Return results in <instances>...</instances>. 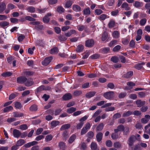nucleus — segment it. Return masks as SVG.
<instances>
[{
    "mask_svg": "<svg viewBox=\"0 0 150 150\" xmlns=\"http://www.w3.org/2000/svg\"><path fill=\"white\" fill-rule=\"evenodd\" d=\"M114 95L115 92L114 91H109L104 93L103 96L106 99L110 100L114 98Z\"/></svg>",
    "mask_w": 150,
    "mask_h": 150,
    "instance_id": "obj_1",
    "label": "nucleus"
},
{
    "mask_svg": "<svg viewBox=\"0 0 150 150\" xmlns=\"http://www.w3.org/2000/svg\"><path fill=\"white\" fill-rule=\"evenodd\" d=\"M136 139V137L134 135L131 136L128 140V144L129 147L131 148L133 145Z\"/></svg>",
    "mask_w": 150,
    "mask_h": 150,
    "instance_id": "obj_2",
    "label": "nucleus"
},
{
    "mask_svg": "<svg viewBox=\"0 0 150 150\" xmlns=\"http://www.w3.org/2000/svg\"><path fill=\"white\" fill-rule=\"evenodd\" d=\"M27 78L25 76H20L17 78V82L19 84H22L26 81Z\"/></svg>",
    "mask_w": 150,
    "mask_h": 150,
    "instance_id": "obj_3",
    "label": "nucleus"
},
{
    "mask_svg": "<svg viewBox=\"0 0 150 150\" xmlns=\"http://www.w3.org/2000/svg\"><path fill=\"white\" fill-rule=\"evenodd\" d=\"M94 44V41L92 39H89L86 41L85 45L87 47L93 46Z\"/></svg>",
    "mask_w": 150,
    "mask_h": 150,
    "instance_id": "obj_4",
    "label": "nucleus"
},
{
    "mask_svg": "<svg viewBox=\"0 0 150 150\" xmlns=\"http://www.w3.org/2000/svg\"><path fill=\"white\" fill-rule=\"evenodd\" d=\"M15 7V6L13 4H8L7 5V8L5 11V13L8 14L11 10L14 9Z\"/></svg>",
    "mask_w": 150,
    "mask_h": 150,
    "instance_id": "obj_5",
    "label": "nucleus"
},
{
    "mask_svg": "<svg viewBox=\"0 0 150 150\" xmlns=\"http://www.w3.org/2000/svg\"><path fill=\"white\" fill-rule=\"evenodd\" d=\"M52 58L51 57L46 58L45 60L42 62V64L43 65L47 66L50 62Z\"/></svg>",
    "mask_w": 150,
    "mask_h": 150,
    "instance_id": "obj_6",
    "label": "nucleus"
},
{
    "mask_svg": "<svg viewBox=\"0 0 150 150\" xmlns=\"http://www.w3.org/2000/svg\"><path fill=\"white\" fill-rule=\"evenodd\" d=\"M150 120V115H146L144 118H143L141 119V122L143 124L146 123Z\"/></svg>",
    "mask_w": 150,
    "mask_h": 150,
    "instance_id": "obj_7",
    "label": "nucleus"
},
{
    "mask_svg": "<svg viewBox=\"0 0 150 150\" xmlns=\"http://www.w3.org/2000/svg\"><path fill=\"white\" fill-rule=\"evenodd\" d=\"M34 82L33 79L31 78L27 79V80L25 83V85L27 87H29L33 85Z\"/></svg>",
    "mask_w": 150,
    "mask_h": 150,
    "instance_id": "obj_8",
    "label": "nucleus"
},
{
    "mask_svg": "<svg viewBox=\"0 0 150 150\" xmlns=\"http://www.w3.org/2000/svg\"><path fill=\"white\" fill-rule=\"evenodd\" d=\"M38 144V142H37L35 141H33L32 142H30L25 144L24 145V146L26 148H28L30 147L31 146L36 145Z\"/></svg>",
    "mask_w": 150,
    "mask_h": 150,
    "instance_id": "obj_9",
    "label": "nucleus"
},
{
    "mask_svg": "<svg viewBox=\"0 0 150 150\" xmlns=\"http://www.w3.org/2000/svg\"><path fill=\"white\" fill-rule=\"evenodd\" d=\"M13 134L14 137L18 138L20 136L21 132L19 130L15 129L13 130Z\"/></svg>",
    "mask_w": 150,
    "mask_h": 150,
    "instance_id": "obj_10",
    "label": "nucleus"
},
{
    "mask_svg": "<svg viewBox=\"0 0 150 150\" xmlns=\"http://www.w3.org/2000/svg\"><path fill=\"white\" fill-rule=\"evenodd\" d=\"M6 4L4 2L0 3V13H1L5 10Z\"/></svg>",
    "mask_w": 150,
    "mask_h": 150,
    "instance_id": "obj_11",
    "label": "nucleus"
},
{
    "mask_svg": "<svg viewBox=\"0 0 150 150\" xmlns=\"http://www.w3.org/2000/svg\"><path fill=\"white\" fill-rule=\"evenodd\" d=\"M72 96L70 93H67L64 94L62 97L63 99L65 100H67L71 99Z\"/></svg>",
    "mask_w": 150,
    "mask_h": 150,
    "instance_id": "obj_12",
    "label": "nucleus"
},
{
    "mask_svg": "<svg viewBox=\"0 0 150 150\" xmlns=\"http://www.w3.org/2000/svg\"><path fill=\"white\" fill-rule=\"evenodd\" d=\"M133 72L132 71H130L124 74L123 76L125 78L129 79L133 75Z\"/></svg>",
    "mask_w": 150,
    "mask_h": 150,
    "instance_id": "obj_13",
    "label": "nucleus"
},
{
    "mask_svg": "<svg viewBox=\"0 0 150 150\" xmlns=\"http://www.w3.org/2000/svg\"><path fill=\"white\" fill-rule=\"evenodd\" d=\"M73 1L71 0H65V7L67 8H69L71 6Z\"/></svg>",
    "mask_w": 150,
    "mask_h": 150,
    "instance_id": "obj_14",
    "label": "nucleus"
},
{
    "mask_svg": "<svg viewBox=\"0 0 150 150\" xmlns=\"http://www.w3.org/2000/svg\"><path fill=\"white\" fill-rule=\"evenodd\" d=\"M73 10L76 12H80L81 11V7L79 5H74L72 6Z\"/></svg>",
    "mask_w": 150,
    "mask_h": 150,
    "instance_id": "obj_15",
    "label": "nucleus"
},
{
    "mask_svg": "<svg viewBox=\"0 0 150 150\" xmlns=\"http://www.w3.org/2000/svg\"><path fill=\"white\" fill-rule=\"evenodd\" d=\"M121 7L124 8L126 11H128L130 9V8L128 4L126 2H124L122 4Z\"/></svg>",
    "mask_w": 150,
    "mask_h": 150,
    "instance_id": "obj_16",
    "label": "nucleus"
},
{
    "mask_svg": "<svg viewBox=\"0 0 150 150\" xmlns=\"http://www.w3.org/2000/svg\"><path fill=\"white\" fill-rule=\"evenodd\" d=\"M103 134L101 132L98 133L96 135V139L98 142H100L102 138Z\"/></svg>",
    "mask_w": 150,
    "mask_h": 150,
    "instance_id": "obj_17",
    "label": "nucleus"
},
{
    "mask_svg": "<svg viewBox=\"0 0 150 150\" xmlns=\"http://www.w3.org/2000/svg\"><path fill=\"white\" fill-rule=\"evenodd\" d=\"M95 91H92L87 93L86 94V97L87 98H90L94 96L96 94Z\"/></svg>",
    "mask_w": 150,
    "mask_h": 150,
    "instance_id": "obj_18",
    "label": "nucleus"
},
{
    "mask_svg": "<svg viewBox=\"0 0 150 150\" xmlns=\"http://www.w3.org/2000/svg\"><path fill=\"white\" fill-rule=\"evenodd\" d=\"M38 109V106L34 104L32 105L29 108V110L31 112H35Z\"/></svg>",
    "mask_w": 150,
    "mask_h": 150,
    "instance_id": "obj_19",
    "label": "nucleus"
},
{
    "mask_svg": "<svg viewBox=\"0 0 150 150\" xmlns=\"http://www.w3.org/2000/svg\"><path fill=\"white\" fill-rule=\"evenodd\" d=\"M136 104L137 105L138 107H140L144 105L145 104V101H142L141 100H139L136 101Z\"/></svg>",
    "mask_w": 150,
    "mask_h": 150,
    "instance_id": "obj_20",
    "label": "nucleus"
},
{
    "mask_svg": "<svg viewBox=\"0 0 150 150\" xmlns=\"http://www.w3.org/2000/svg\"><path fill=\"white\" fill-rule=\"evenodd\" d=\"M13 108L12 106H9L7 107L4 108L2 111L4 112H6L10 111L13 109Z\"/></svg>",
    "mask_w": 150,
    "mask_h": 150,
    "instance_id": "obj_21",
    "label": "nucleus"
},
{
    "mask_svg": "<svg viewBox=\"0 0 150 150\" xmlns=\"http://www.w3.org/2000/svg\"><path fill=\"white\" fill-rule=\"evenodd\" d=\"M71 125L69 124H67L62 125L60 128L61 130H64L65 129L69 128L70 127Z\"/></svg>",
    "mask_w": 150,
    "mask_h": 150,
    "instance_id": "obj_22",
    "label": "nucleus"
},
{
    "mask_svg": "<svg viewBox=\"0 0 150 150\" xmlns=\"http://www.w3.org/2000/svg\"><path fill=\"white\" fill-rule=\"evenodd\" d=\"M91 149L92 150H99V149L97 148V145L96 143L95 142H92L91 144Z\"/></svg>",
    "mask_w": 150,
    "mask_h": 150,
    "instance_id": "obj_23",
    "label": "nucleus"
},
{
    "mask_svg": "<svg viewBox=\"0 0 150 150\" xmlns=\"http://www.w3.org/2000/svg\"><path fill=\"white\" fill-rule=\"evenodd\" d=\"M13 116L16 117H22L23 114L22 113H20L18 112H13Z\"/></svg>",
    "mask_w": 150,
    "mask_h": 150,
    "instance_id": "obj_24",
    "label": "nucleus"
},
{
    "mask_svg": "<svg viewBox=\"0 0 150 150\" xmlns=\"http://www.w3.org/2000/svg\"><path fill=\"white\" fill-rule=\"evenodd\" d=\"M25 143V141L23 139H20L18 140L16 142V144L18 146H20Z\"/></svg>",
    "mask_w": 150,
    "mask_h": 150,
    "instance_id": "obj_25",
    "label": "nucleus"
},
{
    "mask_svg": "<svg viewBox=\"0 0 150 150\" xmlns=\"http://www.w3.org/2000/svg\"><path fill=\"white\" fill-rule=\"evenodd\" d=\"M83 49V46L81 45H78L76 49V51L77 52H82Z\"/></svg>",
    "mask_w": 150,
    "mask_h": 150,
    "instance_id": "obj_26",
    "label": "nucleus"
},
{
    "mask_svg": "<svg viewBox=\"0 0 150 150\" xmlns=\"http://www.w3.org/2000/svg\"><path fill=\"white\" fill-rule=\"evenodd\" d=\"M123 134L125 135H127L129 132V128L127 126H126L124 127V129L123 131Z\"/></svg>",
    "mask_w": 150,
    "mask_h": 150,
    "instance_id": "obj_27",
    "label": "nucleus"
},
{
    "mask_svg": "<svg viewBox=\"0 0 150 150\" xmlns=\"http://www.w3.org/2000/svg\"><path fill=\"white\" fill-rule=\"evenodd\" d=\"M83 12V14L85 15H89L91 13V11L89 7L84 9Z\"/></svg>",
    "mask_w": 150,
    "mask_h": 150,
    "instance_id": "obj_28",
    "label": "nucleus"
},
{
    "mask_svg": "<svg viewBox=\"0 0 150 150\" xmlns=\"http://www.w3.org/2000/svg\"><path fill=\"white\" fill-rule=\"evenodd\" d=\"M79 146L80 147V149L82 150H85L87 148L86 144L83 142H81L79 145Z\"/></svg>",
    "mask_w": 150,
    "mask_h": 150,
    "instance_id": "obj_29",
    "label": "nucleus"
},
{
    "mask_svg": "<svg viewBox=\"0 0 150 150\" xmlns=\"http://www.w3.org/2000/svg\"><path fill=\"white\" fill-rule=\"evenodd\" d=\"M120 32L117 31H114L112 34L113 37L115 39L118 38L120 37Z\"/></svg>",
    "mask_w": 150,
    "mask_h": 150,
    "instance_id": "obj_30",
    "label": "nucleus"
},
{
    "mask_svg": "<svg viewBox=\"0 0 150 150\" xmlns=\"http://www.w3.org/2000/svg\"><path fill=\"white\" fill-rule=\"evenodd\" d=\"M136 8H139L142 6L143 5L142 3L139 1H136L133 4Z\"/></svg>",
    "mask_w": 150,
    "mask_h": 150,
    "instance_id": "obj_31",
    "label": "nucleus"
},
{
    "mask_svg": "<svg viewBox=\"0 0 150 150\" xmlns=\"http://www.w3.org/2000/svg\"><path fill=\"white\" fill-rule=\"evenodd\" d=\"M59 51L58 48L57 47H55L51 49L50 52L51 54H55L57 53Z\"/></svg>",
    "mask_w": 150,
    "mask_h": 150,
    "instance_id": "obj_32",
    "label": "nucleus"
},
{
    "mask_svg": "<svg viewBox=\"0 0 150 150\" xmlns=\"http://www.w3.org/2000/svg\"><path fill=\"white\" fill-rule=\"evenodd\" d=\"M12 73L10 72H6L2 73L1 76L4 77H8L11 76Z\"/></svg>",
    "mask_w": 150,
    "mask_h": 150,
    "instance_id": "obj_33",
    "label": "nucleus"
},
{
    "mask_svg": "<svg viewBox=\"0 0 150 150\" xmlns=\"http://www.w3.org/2000/svg\"><path fill=\"white\" fill-rule=\"evenodd\" d=\"M144 63L142 62L140 64H139L136 65L134 67L137 69L139 70L141 69L142 68H143V67L142 65H144Z\"/></svg>",
    "mask_w": 150,
    "mask_h": 150,
    "instance_id": "obj_34",
    "label": "nucleus"
},
{
    "mask_svg": "<svg viewBox=\"0 0 150 150\" xmlns=\"http://www.w3.org/2000/svg\"><path fill=\"white\" fill-rule=\"evenodd\" d=\"M108 37V33L106 32H104L103 33L101 37L102 40L103 41H104Z\"/></svg>",
    "mask_w": 150,
    "mask_h": 150,
    "instance_id": "obj_35",
    "label": "nucleus"
},
{
    "mask_svg": "<svg viewBox=\"0 0 150 150\" xmlns=\"http://www.w3.org/2000/svg\"><path fill=\"white\" fill-rule=\"evenodd\" d=\"M104 124L103 123H101L98 125L96 128V131H100L103 128Z\"/></svg>",
    "mask_w": 150,
    "mask_h": 150,
    "instance_id": "obj_36",
    "label": "nucleus"
},
{
    "mask_svg": "<svg viewBox=\"0 0 150 150\" xmlns=\"http://www.w3.org/2000/svg\"><path fill=\"white\" fill-rule=\"evenodd\" d=\"M115 22L114 21L111 20L108 24V26L110 28H112L115 25Z\"/></svg>",
    "mask_w": 150,
    "mask_h": 150,
    "instance_id": "obj_37",
    "label": "nucleus"
},
{
    "mask_svg": "<svg viewBox=\"0 0 150 150\" xmlns=\"http://www.w3.org/2000/svg\"><path fill=\"white\" fill-rule=\"evenodd\" d=\"M26 10L29 12L31 13L34 12L35 11V8L33 6H30L26 8Z\"/></svg>",
    "mask_w": 150,
    "mask_h": 150,
    "instance_id": "obj_38",
    "label": "nucleus"
},
{
    "mask_svg": "<svg viewBox=\"0 0 150 150\" xmlns=\"http://www.w3.org/2000/svg\"><path fill=\"white\" fill-rule=\"evenodd\" d=\"M9 24V22L6 21H4L0 22V26L2 28L7 26Z\"/></svg>",
    "mask_w": 150,
    "mask_h": 150,
    "instance_id": "obj_39",
    "label": "nucleus"
},
{
    "mask_svg": "<svg viewBox=\"0 0 150 150\" xmlns=\"http://www.w3.org/2000/svg\"><path fill=\"white\" fill-rule=\"evenodd\" d=\"M44 26L43 25L39 24L35 25V26L34 29L38 30H42Z\"/></svg>",
    "mask_w": 150,
    "mask_h": 150,
    "instance_id": "obj_40",
    "label": "nucleus"
},
{
    "mask_svg": "<svg viewBox=\"0 0 150 150\" xmlns=\"http://www.w3.org/2000/svg\"><path fill=\"white\" fill-rule=\"evenodd\" d=\"M132 114V112L130 111H128L127 112H124L122 115L123 117H126L129 116Z\"/></svg>",
    "mask_w": 150,
    "mask_h": 150,
    "instance_id": "obj_41",
    "label": "nucleus"
},
{
    "mask_svg": "<svg viewBox=\"0 0 150 150\" xmlns=\"http://www.w3.org/2000/svg\"><path fill=\"white\" fill-rule=\"evenodd\" d=\"M114 147L116 148H120L121 147V144L119 142H116L113 144Z\"/></svg>",
    "mask_w": 150,
    "mask_h": 150,
    "instance_id": "obj_42",
    "label": "nucleus"
},
{
    "mask_svg": "<svg viewBox=\"0 0 150 150\" xmlns=\"http://www.w3.org/2000/svg\"><path fill=\"white\" fill-rule=\"evenodd\" d=\"M59 123V122L57 121H53L51 122V125L53 127H54L58 125Z\"/></svg>",
    "mask_w": 150,
    "mask_h": 150,
    "instance_id": "obj_43",
    "label": "nucleus"
},
{
    "mask_svg": "<svg viewBox=\"0 0 150 150\" xmlns=\"http://www.w3.org/2000/svg\"><path fill=\"white\" fill-rule=\"evenodd\" d=\"M107 16L105 14H102L98 17V18L100 20H104L107 18Z\"/></svg>",
    "mask_w": 150,
    "mask_h": 150,
    "instance_id": "obj_44",
    "label": "nucleus"
},
{
    "mask_svg": "<svg viewBox=\"0 0 150 150\" xmlns=\"http://www.w3.org/2000/svg\"><path fill=\"white\" fill-rule=\"evenodd\" d=\"M121 117V114L120 113L117 112L114 115L112 116V118L113 119H116L120 118Z\"/></svg>",
    "mask_w": 150,
    "mask_h": 150,
    "instance_id": "obj_45",
    "label": "nucleus"
},
{
    "mask_svg": "<svg viewBox=\"0 0 150 150\" xmlns=\"http://www.w3.org/2000/svg\"><path fill=\"white\" fill-rule=\"evenodd\" d=\"M76 110V108L74 107H71L68 109L67 110V112L68 113H71L73 112H74Z\"/></svg>",
    "mask_w": 150,
    "mask_h": 150,
    "instance_id": "obj_46",
    "label": "nucleus"
},
{
    "mask_svg": "<svg viewBox=\"0 0 150 150\" xmlns=\"http://www.w3.org/2000/svg\"><path fill=\"white\" fill-rule=\"evenodd\" d=\"M53 138L52 135L51 134L47 135L45 138V140L46 142H48L51 141Z\"/></svg>",
    "mask_w": 150,
    "mask_h": 150,
    "instance_id": "obj_47",
    "label": "nucleus"
},
{
    "mask_svg": "<svg viewBox=\"0 0 150 150\" xmlns=\"http://www.w3.org/2000/svg\"><path fill=\"white\" fill-rule=\"evenodd\" d=\"M14 105L15 107L16 108L18 109L21 108L22 107L21 104L18 102H16L15 103Z\"/></svg>",
    "mask_w": 150,
    "mask_h": 150,
    "instance_id": "obj_48",
    "label": "nucleus"
},
{
    "mask_svg": "<svg viewBox=\"0 0 150 150\" xmlns=\"http://www.w3.org/2000/svg\"><path fill=\"white\" fill-rule=\"evenodd\" d=\"M121 47L120 45H117L113 48L112 51L114 52H117L121 49Z\"/></svg>",
    "mask_w": 150,
    "mask_h": 150,
    "instance_id": "obj_49",
    "label": "nucleus"
},
{
    "mask_svg": "<svg viewBox=\"0 0 150 150\" xmlns=\"http://www.w3.org/2000/svg\"><path fill=\"white\" fill-rule=\"evenodd\" d=\"M111 60L114 63H116L118 62V58L116 56H113L111 57Z\"/></svg>",
    "mask_w": 150,
    "mask_h": 150,
    "instance_id": "obj_50",
    "label": "nucleus"
},
{
    "mask_svg": "<svg viewBox=\"0 0 150 150\" xmlns=\"http://www.w3.org/2000/svg\"><path fill=\"white\" fill-rule=\"evenodd\" d=\"M44 90V86L42 85L38 88L36 89V91L37 93H39Z\"/></svg>",
    "mask_w": 150,
    "mask_h": 150,
    "instance_id": "obj_51",
    "label": "nucleus"
},
{
    "mask_svg": "<svg viewBox=\"0 0 150 150\" xmlns=\"http://www.w3.org/2000/svg\"><path fill=\"white\" fill-rule=\"evenodd\" d=\"M76 138V136L75 135H73L71 136L69 138V143H72L75 140Z\"/></svg>",
    "mask_w": 150,
    "mask_h": 150,
    "instance_id": "obj_52",
    "label": "nucleus"
},
{
    "mask_svg": "<svg viewBox=\"0 0 150 150\" xmlns=\"http://www.w3.org/2000/svg\"><path fill=\"white\" fill-rule=\"evenodd\" d=\"M127 95L126 92H122L120 93L118 96V97L120 98H123L125 97Z\"/></svg>",
    "mask_w": 150,
    "mask_h": 150,
    "instance_id": "obj_53",
    "label": "nucleus"
},
{
    "mask_svg": "<svg viewBox=\"0 0 150 150\" xmlns=\"http://www.w3.org/2000/svg\"><path fill=\"white\" fill-rule=\"evenodd\" d=\"M50 18L47 16H45L42 19L43 21L45 23H48L50 21Z\"/></svg>",
    "mask_w": 150,
    "mask_h": 150,
    "instance_id": "obj_54",
    "label": "nucleus"
},
{
    "mask_svg": "<svg viewBox=\"0 0 150 150\" xmlns=\"http://www.w3.org/2000/svg\"><path fill=\"white\" fill-rule=\"evenodd\" d=\"M101 111L100 110H97L94 113L92 116V117H95L97 116L101 112Z\"/></svg>",
    "mask_w": 150,
    "mask_h": 150,
    "instance_id": "obj_55",
    "label": "nucleus"
},
{
    "mask_svg": "<svg viewBox=\"0 0 150 150\" xmlns=\"http://www.w3.org/2000/svg\"><path fill=\"white\" fill-rule=\"evenodd\" d=\"M82 93V92L81 91L77 90L74 91L73 93V95L75 96H78Z\"/></svg>",
    "mask_w": 150,
    "mask_h": 150,
    "instance_id": "obj_56",
    "label": "nucleus"
},
{
    "mask_svg": "<svg viewBox=\"0 0 150 150\" xmlns=\"http://www.w3.org/2000/svg\"><path fill=\"white\" fill-rule=\"evenodd\" d=\"M94 134L92 132L90 131L88 132L86 136L87 137L89 138H92L93 137Z\"/></svg>",
    "mask_w": 150,
    "mask_h": 150,
    "instance_id": "obj_57",
    "label": "nucleus"
},
{
    "mask_svg": "<svg viewBox=\"0 0 150 150\" xmlns=\"http://www.w3.org/2000/svg\"><path fill=\"white\" fill-rule=\"evenodd\" d=\"M43 130L42 128H39L36 130L35 134L36 135H38L40 134Z\"/></svg>",
    "mask_w": 150,
    "mask_h": 150,
    "instance_id": "obj_58",
    "label": "nucleus"
},
{
    "mask_svg": "<svg viewBox=\"0 0 150 150\" xmlns=\"http://www.w3.org/2000/svg\"><path fill=\"white\" fill-rule=\"evenodd\" d=\"M86 28V27L85 25H79L78 26V29L80 31H82Z\"/></svg>",
    "mask_w": 150,
    "mask_h": 150,
    "instance_id": "obj_59",
    "label": "nucleus"
},
{
    "mask_svg": "<svg viewBox=\"0 0 150 150\" xmlns=\"http://www.w3.org/2000/svg\"><path fill=\"white\" fill-rule=\"evenodd\" d=\"M117 42V40H114L111 41L108 45L110 47H112Z\"/></svg>",
    "mask_w": 150,
    "mask_h": 150,
    "instance_id": "obj_60",
    "label": "nucleus"
},
{
    "mask_svg": "<svg viewBox=\"0 0 150 150\" xmlns=\"http://www.w3.org/2000/svg\"><path fill=\"white\" fill-rule=\"evenodd\" d=\"M57 11L59 13H61L64 12V9L62 6H59L57 8Z\"/></svg>",
    "mask_w": 150,
    "mask_h": 150,
    "instance_id": "obj_61",
    "label": "nucleus"
},
{
    "mask_svg": "<svg viewBox=\"0 0 150 150\" xmlns=\"http://www.w3.org/2000/svg\"><path fill=\"white\" fill-rule=\"evenodd\" d=\"M107 87L111 89H113L115 87L114 84L112 83H108L107 85Z\"/></svg>",
    "mask_w": 150,
    "mask_h": 150,
    "instance_id": "obj_62",
    "label": "nucleus"
},
{
    "mask_svg": "<svg viewBox=\"0 0 150 150\" xmlns=\"http://www.w3.org/2000/svg\"><path fill=\"white\" fill-rule=\"evenodd\" d=\"M95 13L97 15H99L103 13L102 11L100 9H96L95 11Z\"/></svg>",
    "mask_w": 150,
    "mask_h": 150,
    "instance_id": "obj_63",
    "label": "nucleus"
},
{
    "mask_svg": "<svg viewBox=\"0 0 150 150\" xmlns=\"http://www.w3.org/2000/svg\"><path fill=\"white\" fill-rule=\"evenodd\" d=\"M20 128L23 130H25L28 128V126L26 124H23L20 126Z\"/></svg>",
    "mask_w": 150,
    "mask_h": 150,
    "instance_id": "obj_64",
    "label": "nucleus"
}]
</instances>
